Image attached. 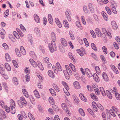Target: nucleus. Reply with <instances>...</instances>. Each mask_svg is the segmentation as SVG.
I'll return each instance as SVG.
<instances>
[{
	"mask_svg": "<svg viewBox=\"0 0 120 120\" xmlns=\"http://www.w3.org/2000/svg\"><path fill=\"white\" fill-rule=\"evenodd\" d=\"M10 106L8 107L7 105L4 106V108L6 111L9 113L10 111L11 112L12 114H14L15 112V102L12 99H11L10 101Z\"/></svg>",
	"mask_w": 120,
	"mask_h": 120,
	"instance_id": "f257e3e1",
	"label": "nucleus"
},
{
	"mask_svg": "<svg viewBox=\"0 0 120 120\" xmlns=\"http://www.w3.org/2000/svg\"><path fill=\"white\" fill-rule=\"evenodd\" d=\"M48 47L50 51L51 52H53L54 51H56L57 50L56 44L54 41H51V44H49Z\"/></svg>",
	"mask_w": 120,
	"mask_h": 120,
	"instance_id": "f03ea898",
	"label": "nucleus"
},
{
	"mask_svg": "<svg viewBox=\"0 0 120 120\" xmlns=\"http://www.w3.org/2000/svg\"><path fill=\"white\" fill-rule=\"evenodd\" d=\"M102 31L103 33L105 35L104 36V37H102L103 39L105 40V41L106 40L107 38L106 37V35L108 36L110 38H111L112 36L111 35L110 33L109 32H107L105 28H103L102 29Z\"/></svg>",
	"mask_w": 120,
	"mask_h": 120,
	"instance_id": "7ed1b4c3",
	"label": "nucleus"
},
{
	"mask_svg": "<svg viewBox=\"0 0 120 120\" xmlns=\"http://www.w3.org/2000/svg\"><path fill=\"white\" fill-rule=\"evenodd\" d=\"M63 72L66 78L68 79H69L70 78L69 76L71 75L72 74V72L70 69L64 70Z\"/></svg>",
	"mask_w": 120,
	"mask_h": 120,
	"instance_id": "20e7f679",
	"label": "nucleus"
},
{
	"mask_svg": "<svg viewBox=\"0 0 120 120\" xmlns=\"http://www.w3.org/2000/svg\"><path fill=\"white\" fill-rule=\"evenodd\" d=\"M62 83L63 86L65 87V88H63L64 93L67 96H69L70 94L68 90L69 89V87L66 83Z\"/></svg>",
	"mask_w": 120,
	"mask_h": 120,
	"instance_id": "39448f33",
	"label": "nucleus"
},
{
	"mask_svg": "<svg viewBox=\"0 0 120 120\" xmlns=\"http://www.w3.org/2000/svg\"><path fill=\"white\" fill-rule=\"evenodd\" d=\"M61 107L68 114L70 113V111L68 110L65 104L63 103L61 105Z\"/></svg>",
	"mask_w": 120,
	"mask_h": 120,
	"instance_id": "423d86ee",
	"label": "nucleus"
},
{
	"mask_svg": "<svg viewBox=\"0 0 120 120\" xmlns=\"http://www.w3.org/2000/svg\"><path fill=\"white\" fill-rule=\"evenodd\" d=\"M21 102L24 105L26 106L27 105V102L25 98L23 96L21 97L20 98V100Z\"/></svg>",
	"mask_w": 120,
	"mask_h": 120,
	"instance_id": "0eeeda50",
	"label": "nucleus"
},
{
	"mask_svg": "<svg viewBox=\"0 0 120 120\" xmlns=\"http://www.w3.org/2000/svg\"><path fill=\"white\" fill-rule=\"evenodd\" d=\"M101 15L103 17V19L105 21H107L109 19L108 17L107 14L104 11L101 13Z\"/></svg>",
	"mask_w": 120,
	"mask_h": 120,
	"instance_id": "6e6552de",
	"label": "nucleus"
},
{
	"mask_svg": "<svg viewBox=\"0 0 120 120\" xmlns=\"http://www.w3.org/2000/svg\"><path fill=\"white\" fill-rule=\"evenodd\" d=\"M88 6L89 8L90 9L91 12H93L94 11V5L92 4L89 3L88 4Z\"/></svg>",
	"mask_w": 120,
	"mask_h": 120,
	"instance_id": "1a4fd4ad",
	"label": "nucleus"
},
{
	"mask_svg": "<svg viewBox=\"0 0 120 120\" xmlns=\"http://www.w3.org/2000/svg\"><path fill=\"white\" fill-rule=\"evenodd\" d=\"M34 18L36 22L39 23L40 22V20L38 15L36 14L34 15Z\"/></svg>",
	"mask_w": 120,
	"mask_h": 120,
	"instance_id": "9d476101",
	"label": "nucleus"
},
{
	"mask_svg": "<svg viewBox=\"0 0 120 120\" xmlns=\"http://www.w3.org/2000/svg\"><path fill=\"white\" fill-rule=\"evenodd\" d=\"M92 76L94 80L97 82H98L99 81V79L96 73L94 74Z\"/></svg>",
	"mask_w": 120,
	"mask_h": 120,
	"instance_id": "9b49d317",
	"label": "nucleus"
},
{
	"mask_svg": "<svg viewBox=\"0 0 120 120\" xmlns=\"http://www.w3.org/2000/svg\"><path fill=\"white\" fill-rule=\"evenodd\" d=\"M29 61L31 64L34 67H36L38 66L37 64L32 59H30L29 60Z\"/></svg>",
	"mask_w": 120,
	"mask_h": 120,
	"instance_id": "f8f14e48",
	"label": "nucleus"
},
{
	"mask_svg": "<svg viewBox=\"0 0 120 120\" xmlns=\"http://www.w3.org/2000/svg\"><path fill=\"white\" fill-rule=\"evenodd\" d=\"M29 61L31 64L34 67H36L38 66L37 64L32 59H30L29 60Z\"/></svg>",
	"mask_w": 120,
	"mask_h": 120,
	"instance_id": "ddd939ff",
	"label": "nucleus"
},
{
	"mask_svg": "<svg viewBox=\"0 0 120 120\" xmlns=\"http://www.w3.org/2000/svg\"><path fill=\"white\" fill-rule=\"evenodd\" d=\"M29 61L31 64L34 67H36L38 66L37 64L32 59H30L29 60Z\"/></svg>",
	"mask_w": 120,
	"mask_h": 120,
	"instance_id": "4468645a",
	"label": "nucleus"
},
{
	"mask_svg": "<svg viewBox=\"0 0 120 120\" xmlns=\"http://www.w3.org/2000/svg\"><path fill=\"white\" fill-rule=\"evenodd\" d=\"M29 61L31 64L34 67H36L38 66L37 64L32 59H30L29 60Z\"/></svg>",
	"mask_w": 120,
	"mask_h": 120,
	"instance_id": "2eb2a0df",
	"label": "nucleus"
},
{
	"mask_svg": "<svg viewBox=\"0 0 120 120\" xmlns=\"http://www.w3.org/2000/svg\"><path fill=\"white\" fill-rule=\"evenodd\" d=\"M111 24L112 27L114 29H116L118 28L117 26L116 22L114 21H112L111 22Z\"/></svg>",
	"mask_w": 120,
	"mask_h": 120,
	"instance_id": "dca6fc26",
	"label": "nucleus"
},
{
	"mask_svg": "<svg viewBox=\"0 0 120 120\" xmlns=\"http://www.w3.org/2000/svg\"><path fill=\"white\" fill-rule=\"evenodd\" d=\"M102 77L103 79L106 82L108 81L109 78L106 73L103 72L102 74Z\"/></svg>",
	"mask_w": 120,
	"mask_h": 120,
	"instance_id": "f3484780",
	"label": "nucleus"
},
{
	"mask_svg": "<svg viewBox=\"0 0 120 120\" xmlns=\"http://www.w3.org/2000/svg\"><path fill=\"white\" fill-rule=\"evenodd\" d=\"M48 18L49 23L51 24H52L53 23V20L52 15L50 14L48 15Z\"/></svg>",
	"mask_w": 120,
	"mask_h": 120,
	"instance_id": "a211bd4d",
	"label": "nucleus"
},
{
	"mask_svg": "<svg viewBox=\"0 0 120 120\" xmlns=\"http://www.w3.org/2000/svg\"><path fill=\"white\" fill-rule=\"evenodd\" d=\"M95 33L99 37L101 36V33L100 31L98 28H96L95 29Z\"/></svg>",
	"mask_w": 120,
	"mask_h": 120,
	"instance_id": "6ab92c4d",
	"label": "nucleus"
},
{
	"mask_svg": "<svg viewBox=\"0 0 120 120\" xmlns=\"http://www.w3.org/2000/svg\"><path fill=\"white\" fill-rule=\"evenodd\" d=\"M61 43L64 46H67V44L66 41L64 38H61L60 39Z\"/></svg>",
	"mask_w": 120,
	"mask_h": 120,
	"instance_id": "aec40b11",
	"label": "nucleus"
},
{
	"mask_svg": "<svg viewBox=\"0 0 120 120\" xmlns=\"http://www.w3.org/2000/svg\"><path fill=\"white\" fill-rule=\"evenodd\" d=\"M86 74L88 77H90L92 76V74L90 70L88 68H86L85 69Z\"/></svg>",
	"mask_w": 120,
	"mask_h": 120,
	"instance_id": "412c9836",
	"label": "nucleus"
},
{
	"mask_svg": "<svg viewBox=\"0 0 120 120\" xmlns=\"http://www.w3.org/2000/svg\"><path fill=\"white\" fill-rule=\"evenodd\" d=\"M79 96L81 100L84 101L86 102L87 101V99L85 98L83 94L82 93L79 94Z\"/></svg>",
	"mask_w": 120,
	"mask_h": 120,
	"instance_id": "4be33fe9",
	"label": "nucleus"
},
{
	"mask_svg": "<svg viewBox=\"0 0 120 120\" xmlns=\"http://www.w3.org/2000/svg\"><path fill=\"white\" fill-rule=\"evenodd\" d=\"M28 41L31 44H33V38L30 34L28 35Z\"/></svg>",
	"mask_w": 120,
	"mask_h": 120,
	"instance_id": "5701e85b",
	"label": "nucleus"
},
{
	"mask_svg": "<svg viewBox=\"0 0 120 120\" xmlns=\"http://www.w3.org/2000/svg\"><path fill=\"white\" fill-rule=\"evenodd\" d=\"M22 91L25 96L27 98H28L29 95L26 90L24 89H23L22 90Z\"/></svg>",
	"mask_w": 120,
	"mask_h": 120,
	"instance_id": "b1692460",
	"label": "nucleus"
},
{
	"mask_svg": "<svg viewBox=\"0 0 120 120\" xmlns=\"http://www.w3.org/2000/svg\"><path fill=\"white\" fill-rule=\"evenodd\" d=\"M48 74L49 76L52 78H54L55 77L54 73L51 70H49L48 72Z\"/></svg>",
	"mask_w": 120,
	"mask_h": 120,
	"instance_id": "393cba45",
	"label": "nucleus"
},
{
	"mask_svg": "<svg viewBox=\"0 0 120 120\" xmlns=\"http://www.w3.org/2000/svg\"><path fill=\"white\" fill-rule=\"evenodd\" d=\"M29 55L31 56L34 59H36V56L33 51H30L29 53Z\"/></svg>",
	"mask_w": 120,
	"mask_h": 120,
	"instance_id": "a878e982",
	"label": "nucleus"
},
{
	"mask_svg": "<svg viewBox=\"0 0 120 120\" xmlns=\"http://www.w3.org/2000/svg\"><path fill=\"white\" fill-rule=\"evenodd\" d=\"M90 95L91 98L95 101H97L98 100V98L95 94L93 93H91L90 94Z\"/></svg>",
	"mask_w": 120,
	"mask_h": 120,
	"instance_id": "bb28decb",
	"label": "nucleus"
},
{
	"mask_svg": "<svg viewBox=\"0 0 120 120\" xmlns=\"http://www.w3.org/2000/svg\"><path fill=\"white\" fill-rule=\"evenodd\" d=\"M79 112L80 114L82 116H84L85 115V113L83 110L82 108H80L79 109Z\"/></svg>",
	"mask_w": 120,
	"mask_h": 120,
	"instance_id": "cd10ccee",
	"label": "nucleus"
},
{
	"mask_svg": "<svg viewBox=\"0 0 120 120\" xmlns=\"http://www.w3.org/2000/svg\"><path fill=\"white\" fill-rule=\"evenodd\" d=\"M4 65L7 70L8 71H10L11 70V68L9 64L7 63H5Z\"/></svg>",
	"mask_w": 120,
	"mask_h": 120,
	"instance_id": "c85d7f7f",
	"label": "nucleus"
},
{
	"mask_svg": "<svg viewBox=\"0 0 120 120\" xmlns=\"http://www.w3.org/2000/svg\"><path fill=\"white\" fill-rule=\"evenodd\" d=\"M5 57L6 61H9L11 60V58L8 53H6L5 54Z\"/></svg>",
	"mask_w": 120,
	"mask_h": 120,
	"instance_id": "c756f323",
	"label": "nucleus"
},
{
	"mask_svg": "<svg viewBox=\"0 0 120 120\" xmlns=\"http://www.w3.org/2000/svg\"><path fill=\"white\" fill-rule=\"evenodd\" d=\"M34 93L35 96L36 98H39L40 97V96L37 90H34Z\"/></svg>",
	"mask_w": 120,
	"mask_h": 120,
	"instance_id": "7c9ffc66",
	"label": "nucleus"
},
{
	"mask_svg": "<svg viewBox=\"0 0 120 120\" xmlns=\"http://www.w3.org/2000/svg\"><path fill=\"white\" fill-rule=\"evenodd\" d=\"M100 89L102 95L103 96H105L106 95V93L103 87H100Z\"/></svg>",
	"mask_w": 120,
	"mask_h": 120,
	"instance_id": "2f4dec72",
	"label": "nucleus"
},
{
	"mask_svg": "<svg viewBox=\"0 0 120 120\" xmlns=\"http://www.w3.org/2000/svg\"><path fill=\"white\" fill-rule=\"evenodd\" d=\"M111 6L112 10V12L115 14H117V12L116 11V9L114 6L113 4H112Z\"/></svg>",
	"mask_w": 120,
	"mask_h": 120,
	"instance_id": "473e14b6",
	"label": "nucleus"
},
{
	"mask_svg": "<svg viewBox=\"0 0 120 120\" xmlns=\"http://www.w3.org/2000/svg\"><path fill=\"white\" fill-rule=\"evenodd\" d=\"M30 100L31 102L33 104H34L35 103V100L33 97L32 96H29Z\"/></svg>",
	"mask_w": 120,
	"mask_h": 120,
	"instance_id": "72a5a7b5",
	"label": "nucleus"
},
{
	"mask_svg": "<svg viewBox=\"0 0 120 120\" xmlns=\"http://www.w3.org/2000/svg\"><path fill=\"white\" fill-rule=\"evenodd\" d=\"M69 67L73 72H75L76 71V70L75 68V66L73 64H69Z\"/></svg>",
	"mask_w": 120,
	"mask_h": 120,
	"instance_id": "f704fd0d",
	"label": "nucleus"
},
{
	"mask_svg": "<svg viewBox=\"0 0 120 120\" xmlns=\"http://www.w3.org/2000/svg\"><path fill=\"white\" fill-rule=\"evenodd\" d=\"M64 26L66 28H68L69 27V25L66 20L65 19L64 20Z\"/></svg>",
	"mask_w": 120,
	"mask_h": 120,
	"instance_id": "c9c22d12",
	"label": "nucleus"
},
{
	"mask_svg": "<svg viewBox=\"0 0 120 120\" xmlns=\"http://www.w3.org/2000/svg\"><path fill=\"white\" fill-rule=\"evenodd\" d=\"M49 91L52 95L53 96H55L56 94V93L55 90L52 89L51 88L49 90Z\"/></svg>",
	"mask_w": 120,
	"mask_h": 120,
	"instance_id": "e433bc0d",
	"label": "nucleus"
},
{
	"mask_svg": "<svg viewBox=\"0 0 120 120\" xmlns=\"http://www.w3.org/2000/svg\"><path fill=\"white\" fill-rule=\"evenodd\" d=\"M20 50L23 55H25L26 54V51L23 47L21 46L20 47Z\"/></svg>",
	"mask_w": 120,
	"mask_h": 120,
	"instance_id": "4c0bfd02",
	"label": "nucleus"
},
{
	"mask_svg": "<svg viewBox=\"0 0 120 120\" xmlns=\"http://www.w3.org/2000/svg\"><path fill=\"white\" fill-rule=\"evenodd\" d=\"M28 116L30 120H35L34 117L30 112L28 113Z\"/></svg>",
	"mask_w": 120,
	"mask_h": 120,
	"instance_id": "58836bf2",
	"label": "nucleus"
},
{
	"mask_svg": "<svg viewBox=\"0 0 120 120\" xmlns=\"http://www.w3.org/2000/svg\"><path fill=\"white\" fill-rule=\"evenodd\" d=\"M73 84L75 88H76L79 89L81 87L79 83H73Z\"/></svg>",
	"mask_w": 120,
	"mask_h": 120,
	"instance_id": "ea45409f",
	"label": "nucleus"
},
{
	"mask_svg": "<svg viewBox=\"0 0 120 120\" xmlns=\"http://www.w3.org/2000/svg\"><path fill=\"white\" fill-rule=\"evenodd\" d=\"M91 46L92 49L94 50L96 52L97 51V49L95 44L93 43H92Z\"/></svg>",
	"mask_w": 120,
	"mask_h": 120,
	"instance_id": "a19ab883",
	"label": "nucleus"
},
{
	"mask_svg": "<svg viewBox=\"0 0 120 120\" xmlns=\"http://www.w3.org/2000/svg\"><path fill=\"white\" fill-rule=\"evenodd\" d=\"M51 37L52 39L54 40H56V34L54 32H52L51 34Z\"/></svg>",
	"mask_w": 120,
	"mask_h": 120,
	"instance_id": "79ce46f5",
	"label": "nucleus"
},
{
	"mask_svg": "<svg viewBox=\"0 0 120 120\" xmlns=\"http://www.w3.org/2000/svg\"><path fill=\"white\" fill-rule=\"evenodd\" d=\"M76 24L77 27L79 28L80 30H82V28L81 26V25L79 22L78 21L76 22Z\"/></svg>",
	"mask_w": 120,
	"mask_h": 120,
	"instance_id": "37998d69",
	"label": "nucleus"
},
{
	"mask_svg": "<svg viewBox=\"0 0 120 120\" xmlns=\"http://www.w3.org/2000/svg\"><path fill=\"white\" fill-rule=\"evenodd\" d=\"M9 14V10L8 9L7 10L5 11L4 14V16L6 18L7 17Z\"/></svg>",
	"mask_w": 120,
	"mask_h": 120,
	"instance_id": "c03bdc74",
	"label": "nucleus"
},
{
	"mask_svg": "<svg viewBox=\"0 0 120 120\" xmlns=\"http://www.w3.org/2000/svg\"><path fill=\"white\" fill-rule=\"evenodd\" d=\"M52 107L53 109H54V110L56 111H58V109L57 107L55 105H54V104H52Z\"/></svg>",
	"mask_w": 120,
	"mask_h": 120,
	"instance_id": "a18cd8bd",
	"label": "nucleus"
},
{
	"mask_svg": "<svg viewBox=\"0 0 120 120\" xmlns=\"http://www.w3.org/2000/svg\"><path fill=\"white\" fill-rule=\"evenodd\" d=\"M49 100L50 103L51 104H54V100L52 97H49Z\"/></svg>",
	"mask_w": 120,
	"mask_h": 120,
	"instance_id": "49530a36",
	"label": "nucleus"
},
{
	"mask_svg": "<svg viewBox=\"0 0 120 120\" xmlns=\"http://www.w3.org/2000/svg\"><path fill=\"white\" fill-rule=\"evenodd\" d=\"M105 9L108 14L109 15H111L112 12L109 8L107 7H105Z\"/></svg>",
	"mask_w": 120,
	"mask_h": 120,
	"instance_id": "de8ad7c7",
	"label": "nucleus"
},
{
	"mask_svg": "<svg viewBox=\"0 0 120 120\" xmlns=\"http://www.w3.org/2000/svg\"><path fill=\"white\" fill-rule=\"evenodd\" d=\"M15 51L17 56L19 57H20L21 56V54L20 53V51L19 49H15Z\"/></svg>",
	"mask_w": 120,
	"mask_h": 120,
	"instance_id": "09e8293b",
	"label": "nucleus"
},
{
	"mask_svg": "<svg viewBox=\"0 0 120 120\" xmlns=\"http://www.w3.org/2000/svg\"><path fill=\"white\" fill-rule=\"evenodd\" d=\"M25 72L27 75H28L30 73V70L28 67H26L25 69Z\"/></svg>",
	"mask_w": 120,
	"mask_h": 120,
	"instance_id": "8fccbe9b",
	"label": "nucleus"
},
{
	"mask_svg": "<svg viewBox=\"0 0 120 120\" xmlns=\"http://www.w3.org/2000/svg\"><path fill=\"white\" fill-rule=\"evenodd\" d=\"M102 50L104 54H106L107 53V51L106 47L103 46L102 47Z\"/></svg>",
	"mask_w": 120,
	"mask_h": 120,
	"instance_id": "3c124183",
	"label": "nucleus"
},
{
	"mask_svg": "<svg viewBox=\"0 0 120 120\" xmlns=\"http://www.w3.org/2000/svg\"><path fill=\"white\" fill-rule=\"evenodd\" d=\"M90 32L93 38H95L96 36L94 31L92 30H90Z\"/></svg>",
	"mask_w": 120,
	"mask_h": 120,
	"instance_id": "603ef678",
	"label": "nucleus"
},
{
	"mask_svg": "<svg viewBox=\"0 0 120 120\" xmlns=\"http://www.w3.org/2000/svg\"><path fill=\"white\" fill-rule=\"evenodd\" d=\"M69 34L71 39L73 40H74L75 38L74 34L71 31H69Z\"/></svg>",
	"mask_w": 120,
	"mask_h": 120,
	"instance_id": "864d4df0",
	"label": "nucleus"
},
{
	"mask_svg": "<svg viewBox=\"0 0 120 120\" xmlns=\"http://www.w3.org/2000/svg\"><path fill=\"white\" fill-rule=\"evenodd\" d=\"M83 8L84 11L85 12V13H88V10L87 9V8L86 6H84Z\"/></svg>",
	"mask_w": 120,
	"mask_h": 120,
	"instance_id": "5fc2aeb1",
	"label": "nucleus"
},
{
	"mask_svg": "<svg viewBox=\"0 0 120 120\" xmlns=\"http://www.w3.org/2000/svg\"><path fill=\"white\" fill-rule=\"evenodd\" d=\"M12 62L14 65L15 67L17 68L18 67L17 63L15 60H13L12 61Z\"/></svg>",
	"mask_w": 120,
	"mask_h": 120,
	"instance_id": "6e6d98bb",
	"label": "nucleus"
},
{
	"mask_svg": "<svg viewBox=\"0 0 120 120\" xmlns=\"http://www.w3.org/2000/svg\"><path fill=\"white\" fill-rule=\"evenodd\" d=\"M81 18L83 24L84 25L86 24V23L84 17L83 16H81Z\"/></svg>",
	"mask_w": 120,
	"mask_h": 120,
	"instance_id": "4d7b16f0",
	"label": "nucleus"
},
{
	"mask_svg": "<svg viewBox=\"0 0 120 120\" xmlns=\"http://www.w3.org/2000/svg\"><path fill=\"white\" fill-rule=\"evenodd\" d=\"M97 106L99 108L100 110H104V109L102 105L100 104H97Z\"/></svg>",
	"mask_w": 120,
	"mask_h": 120,
	"instance_id": "13d9d810",
	"label": "nucleus"
},
{
	"mask_svg": "<svg viewBox=\"0 0 120 120\" xmlns=\"http://www.w3.org/2000/svg\"><path fill=\"white\" fill-rule=\"evenodd\" d=\"M102 60V62L104 63H106V61L104 57L102 55L100 56Z\"/></svg>",
	"mask_w": 120,
	"mask_h": 120,
	"instance_id": "bf43d9fd",
	"label": "nucleus"
},
{
	"mask_svg": "<svg viewBox=\"0 0 120 120\" xmlns=\"http://www.w3.org/2000/svg\"><path fill=\"white\" fill-rule=\"evenodd\" d=\"M53 86L54 88L56 91L59 92L60 91L59 90H58V86L55 83H54L53 84Z\"/></svg>",
	"mask_w": 120,
	"mask_h": 120,
	"instance_id": "052dcab7",
	"label": "nucleus"
},
{
	"mask_svg": "<svg viewBox=\"0 0 120 120\" xmlns=\"http://www.w3.org/2000/svg\"><path fill=\"white\" fill-rule=\"evenodd\" d=\"M115 96L118 100H120V94L118 93H116L115 94Z\"/></svg>",
	"mask_w": 120,
	"mask_h": 120,
	"instance_id": "680f3d73",
	"label": "nucleus"
},
{
	"mask_svg": "<svg viewBox=\"0 0 120 120\" xmlns=\"http://www.w3.org/2000/svg\"><path fill=\"white\" fill-rule=\"evenodd\" d=\"M68 55L70 57V58L73 61H74L75 60V59H74L73 58V57L72 56V54L71 53V52H69L68 53Z\"/></svg>",
	"mask_w": 120,
	"mask_h": 120,
	"instance_id": "e2e57ef3",
	"label": "nucleus"
},
{
	"mask_svg": "<svg viewBox=\"0 0 120 120\" xmlns=\"http://www.w3.org/2000/svg\"><path fill=\"white\" fill-rule=\"evenodd\" d=\"M87 110L91 115H94L93 116H94V112L91 109H88Z\"/></svg>",
	"mask_w": 120,
	"mask_h": 120,
	"instance_id": "0e129e2a",
	"label": "nucleus"
},
{
	"mask_svg": "<svg viewBox=\"0 0 120 120\" xmlns=\"http://www.w3.org/2000/svg\"><path fill=\"white\" fill-rule=\"evenodd\" d=\"M1 113L3 116L4 118H5L6 117V116L5 114V112L3 110L1 111Z\"/></svg>",
	"mask_w": 120,
	"mask_h": 120,
	"instance_id": "69168bd1",
	"label": "nucleus"
},
{
	"mask_svg": "<svg viewBox=\"0 0 120 120\" xmlns=\"http://www.w3.org/2000/svg\"><path fill=\"white\" fill-rule=\"evenodd\" d=\"M2 46L4 47V48L5 49H8V45L5 43L3 44Z\"/></svg>",
	"mask_w": 120,
	"mask_h": 120,
	"instance_id": "338daca9",
	"label": "nucleus"
},
{
	"mask_svg": "<svg viewBox=\"0 0 120 120\" xmlns=\"http://www.w3.org/2000/svg\"><path fill=\"white\" fill-rule=\"evenodd\" d=\"M13 33L14 36L17 39L18 38L19 36L17 32L15 31H14Z\"/></svg>",
	"mask_w": 120,
	"mask_h": 120,
	"instance_id": "774afa93",
	"label": "nucleus"
}]
</instances>
